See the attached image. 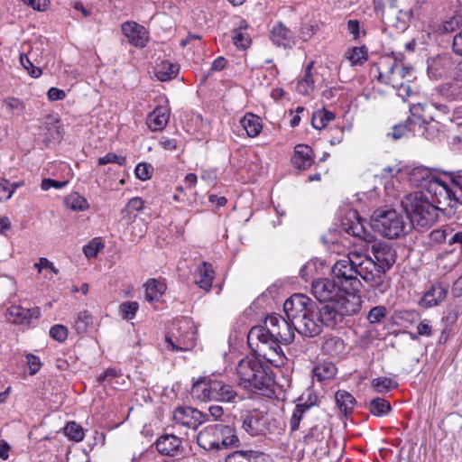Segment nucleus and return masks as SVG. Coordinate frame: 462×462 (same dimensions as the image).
Here are the masks:
<instances>
[{"label": "nucleus", "instance_id": "47", "mask_svg": "<svg viewBox=\"0 0 462 462\" xmlns=\"http://www.w3.org/2000/svg\"><path fill=\"white\" fill-rule=\"evenodd\" d=\"M387 315V309L384 306H375L372 308L368 314L367 319L371 324L381 322Z\"/></svg>", "mask_w": 462, "mask_h": 462}, {"label": "nucleus", "instance_id": "40", "mask_svg": "<svg viewBox=\"0 0 462 462\" xmlns=\"http://www.w3.org/2000/svg\"><path fill=\"white\" fill-rule=\"evenodd\" d=\"M431 107H434L435 109H437L439 112H440L444 116H448L450 113V109L446 104H439V103H435V102H431L429 106L421 105V104L413 106L411 108V112L413 116H415L420 111L421 113L430 115Z\"/></svg>", "mask_w": 462, "mask_h": 462}, {"label": "nucleus", "instance_id": "1", "mask_svg": "<svg viewBox=\"0 0 462 462\" xmlns=\"http://www.w3.org/2000/svg\"><path fill=\"white\" fill-rule=\"evenodd\" d=\"M294 328L288 320L277 314L266 317L263 325L253 327L248 333V344L255 352L270 349L279 355L281 344L290 345L294 339Z\"/></svg>", "mask_w": 462, "mask_h": 462}, {"label": "nucleus", "instance_id": "52", "mask_svg": "<svg viewBox=\"0 0 462 462\" xmlns=\"http://www.w3.org/2000/svg\"><path fill=\"white\" fill-rule=\"evenodd\" d=\"M20 62L32 78H39L41 76V69L34 66L27 55L21 54Z\"/></svg>", "mask_w": 462, "mask_h": 462}, {"label": "nucleus", "instance_id": "2", "mask_svg": "<svg viewBox=\"0 0 462 462\" xmlns=\"http://www.w3.org/2000/svg\"><path fill=\"white\" fill-rule=\"evenodd\" d=\"M431 202L448 218H459L462 213V186L457 181L447 183L439 178H431L425 186Z\"/></svg>", "mask_w": 462, "mask_h": 462}, {"label": "nucleus", "instance_id": "23", "mask_svg": "<svg viewBox=\"0 0 462 462\" xmlns=\"http://www.w3.org/2000/svg\"><path fill=\"white\" fill-rule=\"evenodd\" d=\"M215 381L204 378L194 383L191 388L192 396L201 402L214 401L213 382Z\"/></svg>", "mask_w": 462, "mask_h": 462}, {"label": "nucleus", "instance_id": "14", "mask_svg": "<svg viewBox=\"0 0 462 462\" xmlns=\"http://www.w3.org/2000/svg\"><path fill=\"white\" fill-rule=\"evenodd\" d=\"M292 326L294 330L303 337H314L319 335L322 331V324L319 320L317 306L315 305L313 309L300 318Z\"/></svg>", "mask_w": 462, "mask_h": 462}, {"label": "nucleus", "instance_id": "55", "mask_svg": "<svg viewBox=\"0 0 462 462\" xmlns=\"http://www.w3.org/2000/svg\"><path fill=\"white\" fill-rule=\"evenodd\" d=\"M234 44L242 50L247 49L251 44V39L248 34L235 31V34L233 36Z\"/></svg>", "mask_w": 462, "mask_h": 462}, {"label": "nucleus", "instance_id": "43", "mask_svg": "<svg viewBox=\"0 0 462 462\" xmlns=\"http://www.w3.org/2000/svg\"><path fill=\"white\" fill-rule=\"evenodd\" d=\"M373 388L380 393H387L397 387V383L388 377H378L372 381Z\"/></svg>", "mask_w": 462, "mask_h": 462}, {"label": "nucleus", "instance_id": "4", "mask_svg": "<svg viewBox=\"0 0 462 462\" xmlns=\"http://www.w3.org/2000/svg\"><path fill=\"white\" fill-rule=\"evenodd\" d=\"M374 268L366 255L352 252L334 263L332 273L334 278L337 279L336 281L342 286L344 284H349V286L353 287L356 286L360 283L358 277H361L371 286V281H374V276L368 273Z\"/></svg>", "mask_w": 462, "mask_h": 462}, {"label": "nucleus", "instance_id": "63", "mask_svg": "<svg viewBox=\"0 0 462 462\" xmlns=\"http://www.w3.org/2000/svg\"><path fill=\"white\" fill-rule=\"evenodd\" d=\"M58 121L46 124V129L50 131V134L53 140L59 139L61 136L60 126Z\"/></svg>", "mask_w": 462, "mask_h": 462}, {"label": "nucleus", "instance_id": "30", "mask_svg": "<svg viewBox=\"0 0 462 462\" xmlns=\"http://www.w3.org/2000/svg\"><path fill=\"white\" fill-rule=\"evenodd\" d=\"M179 73V67L167 60L156 63L155 76L160 81H168L174 79Z\"/></svg>", "mask_w": 462, "mask_h": 462}, {"label": "nucleus", "instance_id": "54", "mask_svg": "<svg viewBox=\"0 0 462 462\" xmlns=\"http://www.w3.org/2000/svg\"><path fill=\"white\" fill-rule=\"evenodd\" d=\"M152 171L153 168L152 165L145 162L139 163L135 168V175L142 180H147L151 179Z\"/></svg>", "mask_w": 462, "mask_h": 462}, {"label": "nucleus", "instance_id": "59", "mask_svg": "<svg viewBox=\"0 0 462 462\" xmlns=\"http://www.w3.org/2000/svg\"><path fill=\"white\" fill-rule=\"evenodd\" d=\"M68 180L59 181L52 179H43L42 180L41 188L43 190H48L51 188L61 189L68 184Z\"/></svg>", "mask_w": 462, "mask_h": 462}, {"label": "nucleus", "instance_id": "44", "mask_svg": "<svg viewBox=\"0 0 462 462\" xmlns=\"http://www.w3.org/2000/svg\"><path fill=\"white\" fill-rule=\"evenodd\" d=\"M65 435L74 441H81L84 438L82 427L74 421L69 422L64 429Z\"/></svg>", "mask_w": 462, "mask_h": 462}, {"label": "nucleus", "instance_id": "8", "mask_svg": "<svg viewBox=\"0 0 462 462\" xmlns=\"http://www.w3.org/2000/svg\"><path fill=\"white\" fill-rule=\"evenodd\" d=\"M371 226L389 239H396L411 230V224L406 217L395 209L378 208L371 217Z\"/></svg>", "mask_w": 462, "mask_h": 462}, {"label": "nucleus", "instance_id": "16", "mask_svg": "<svg viewBox=\"0 0 462 462\" xmlns=\"http://www.w3.org/2000/svg\"><path fill=\"white\" fill-rule=\"evenodd\" d=\"M40 314L38 307L26 309L19 305H13L7 309L5 318L13 324L22 325L29 324L32 319H38Z\"/></svg>", "mask_w": 462, "mask_h": 462}, {"label": "nucleus", "instance_id": "18", "mask_svg": "<svg viewBox=\"0 0 462 462\" xmlns=\"http://www.w3.org/2000/svg\"><path fill=\"white\" fill-rule=\"evenodd\" d=\"M122 32L128 41L135 47L143 48L148 41L145 28L135 22H126L122 24Z\"/></svg>", "mask_w": 462, "mask_h": 462}, {"label": "nucleus", "instance_id": "11", "mask_svg": "<svg viewBox=\"0 0 462 462\" xmlns=\"http://www.w3.org/2000/svg\"><path fill=\"white\" fill-rule=\"evenodd\" d=\"M311 293L319 303L343 302L349 296H358L344 288L335 279L321 278L312 282Z\"/></svg>", "mask_w": 462, "mask_h": 462}, {"label": "nucleus", "instance_id": "33", "mask_svg": "<svg viewBox=\"0 0 462 462\" xmlns=\"http://www.w3.org/2000/svg\"><path fill=\"white\" fill-rule=\"evenodd\" d=\"M240 123L249 137H255L259 135L263 128L261 118L251 113L246 114L241 119Z\"/></svg>", "mask_w": 462, "mask_h": 462}, {"label": "nucleus", "instance_id": "36", "mask_svg": "<svg viewBox=\"0 0 462 462\" xmlns=\"http://www.w3.org/2000/svg\"><path fill=\"white\" fill-rule=\"evenodd\" d=\"M334 113L326 109H319L313 113L311 117V125L315 129L321 130L327 126V125L334 120Z\"/></svg>", "mask_w": 462, "mask_h": 462}, {"label": "nucleus", "instance_id": "64", "mask_svg": "<svg viewBox=\"0 0 462 462\" xmlns=\"http://www.w3.org/2000/svg\"><path fill=\"white\" fill-rule=\"evenodd\" d=\"M453 51L457 55L462 56V30L454 37Z\"/></svg>", "mask_w": 462, "mask_h": 462}, {"label": "nucleus", "instance_id": "42", "mask_svg": "<svg viewBox=\"0 0 462 462\" xmlns=\"http://www.w3.org/2000/svg\"><path fill=\"white\" fill-rule=\"evenodd\" d=\"M143 200L139 197L131 199L121 212L122 217L126 220H131V213L134 211L140 212L143 208Z\"/></svg>", "mask_w": 462, "mask_h": 462}, {"label": "nucleus", "instance_id": "39", "mask_svg": "<svg viewBox=\"0 0 462 462\" xmlns=\"http://www.w3.org/2000/svg\"><path fill=\"white\" fill-rule=\"evenodd\" d=\"M64 203L68 208L73 211H82L88 208L87 199L79 193L74 192L65 198Z\"/></svg>", "mask_w": 462, "mask_h": 462}, {"label": "nucleus", "instance_id": "45", "mask_svg": "<svg viewBox=\"0 0 462 462\" xmlns=\"http://www.w3.org/2000/svg\"><path fill=\"white\" fill-rule=\"evenodd\" d=\"M346 58L352 65H361L366 60L367 56L365 48L355 47L347 51Z\"/></svg>", "mask_w": 462, "mask_h": 462}, {"label": "nucleus", "instance_id": "17", "mask_svg": "<svg viewBox=\"0 0 462 462\" xmlns=\"http://www.w3.org/2000/svg\"><path fill=\"white\" fill-rule=\"evenodd\" d=\"M219 435L217 424L207 426L197 435V443L205 450H221Z\"/></svg>", "mask_w": 462, "mask_h": 462}, {"label": "nucleus", "instance_id": "25", "mask_svg": "<svg viewBox=\"0 0 462 462\" xmlns=\"http://www.w3.org/2000/svg\"><path fill=\"white\" fill-rule=\"evenodd\" d=\"M155 445L161 454L174 456L181 446V440L175 435L165 434L157 439Z\"/></svg>", "mask_w": 462, "mask_h": 462}, {"label": "nucleus", "instance_id": "53", "mask_svg": "<svg viewBox=\"0 0 462 462\" xmlns=\"http://www.w3.org/2000/svg\"><path fill=\"white\" fill-rule=\"evenodd\" d=\"M17 184H11L8 180H3L0 181V201H5L9 199L14 189L17 187Z\"/></svg>", "mask_w": 462, "mask_h": 462}, {"label": "nucleus", "instance_id": "57", "mask_svg": "<svg viewBox=\"0 0 462 462\" xmlns=\"http://www.w3.org/2000/svg\"><path fill=\"white\" fill-rule=\"evenodd\" d=\"M111 162L123 165L125 162V158L123 156H118L116 153L109 152L106 154L104 157H100L98 159V164L100 165H105Z\"/></svg>", "mask_w": 462, "mask_h": 462}, {"label": "nucleus", "instance_id": "50", "mask_svg": "<svg viewBox=\"0 0 462 462\" xmlns=\"http://www.w3.org/2000/svg\"><path fill=\"white\" fill-rule=\"evenodd\" d=\"M460 25V17L453 16L443 22L438 28L439 33H448L454 32Z\"/></svg>", "mask_w": 462, "mask_h": 462}, {"label": "nucleus", "instance_id": "60", "mask_svg": "<svg viewBox=\"0 0 462 462\" xmlns=\"http://www.w3.org/2000/svg\"><path fill=\"white\" fill-rule=\"evenodd\" d=\"M4 104L10 112H21L24 108L23 102L15 97H8L5 99Z\"/></svg>", "mask_w": 462, "mask_h": 462}, {"label": "nucleus", "instance_id": "48", "mask_svg": "<svg viewBox=\"0 0 462 462\" xmlns=\"http://www.w3.org/2000/svg\"><path fill=\"white\" fill-rule=\"evenodd\" d=\"M91 323L92 319L90 314L87 310H84L79 313L75 320V328L78 333H84Z\"/></svg>", "mask_w": 462, "mask_h": 462}, {"label": "nucleus", "instance_id": "32", "mask_svg": "<svg viewBox=\"0 0 462 462\" xmlns=\"http://www.w3.org/2000/svg\"><path fill=\"white\" fill-rule=\"evenodd\" d=\"M335 399L339 411L344 415L350 414L355 407L356 399L346 391L338 390L335 394Z\"/></svg>", "mask_w": 462, "mask_h": 462}, {"label": "nucleus", "instance_id": "7", "mask_svg": "<svg viewBox=\"0 0 462 462\" xmlns=\"http://www.w3.org/2000/svg\"><path fill=\"white\" fill-rule=\"evenodd\" d=\"M377 79L381 83L390 85L397 90V94L403 100L411 95L410 82L411 80V69L398 64L395 60L385 58L377 65Z\"/></svg>", "mask_w": 462, "mask_h": 462}, {"label": "nucleus", "instance_id": "61", "mask_svg": "<svg viewBox=\"0 0 462 462\" xmlns=\"http://www.w3.org/2000/svg\"><path fill=\"white\" fill-rule=\"evenodd\" d=\"M34 267L38 269V272L41 273L42 269L49 268L52 273L57 274L59 270L55 268L53 263L50 262L47 258L41 257L39 262L34 263Z\"/></svg>", "mask_w": 462, "mask_h": 462}, {"label": "nucleus", "instance_id": "6", "mask_svg": "<svg viewBox=\"0 0 462 462\" xmlns=\"http://www.w3.org/2000/svg\"><path fill=\"white\" fill-rule=\"evenodd\" d=\"M402 207L411 226L420 227H429L435 224L440 212L423 191L406 195L402 200Z\"/></svg>", "mask_w": 462, "mask_h": 462}, {"label": "nucleus", "instance_id": "28", "mask_svg": "<svg viewBox=\"0 0 462 462\" xmlns=\"http://www.w3.org/2000/svg\"><path fill=\"white\" fill-rule=\"evenodd\" d=\"M214 401L232 402L237 397L236 392L231 385L224 383L222 381L213 382Z\"/></svg>", "mask_w": 462, "mask_h": 462}, {"label": "nucleus", "instance_id": "22", "mask_svg": "<svg viewBox=\"0 0 462 462\" xmlns=\"http://www.w3.org/2000/svg\"><path fill=\"white\" fill-rule=\"evenodd\" d=\"M225 462H269V457L255 450H236L228 454Z\"/></svg>", "mask_w": 462, "mask_h": 462}, {"label": "nucleus", "instance_id": "27", "mask_svg": "<svg viewBox=\"0 0 462 462\" xmlns=\"http://www.w3.org/2000/svg\"><path fill=\"white\" fill-rule=\"evenodd\" d=\"M213 279L214 271L211 264L202 262L195 272V282L199 288L208 291L211 288Z\"/></svg>", "mask_w": 462, "mask_h": 462}, {"label": "nucleus", "instance_id": "26", "mask_svg": "<svg viewBox=\"0 0 462 462\" xmlns=\"http://www.w3.org/2000/svg\"><path fill=\"white\" fill-rule=\"evenodd\" d=\"M170 113L167 107H156L147 117V125L152 131H161L168 124Z\"/></svg>", "mask_w": 462, "mask_h": 462}, {"label": "nucleus", "instance_id": "51", "mask_svg": "<svg viewBox=\"0 0 462 462\" xmlns=\"http://www.w3.org/2000/svg\"><path fill=\"white\" fill-rule=\"evenodd\" d=\"M353 215L356 217L357 222L349 226L348 228H346V232L355 236L365 238L366 231L363 226L362 219L358 217L356 211H354Z\"/></svg>", "mask_w": 462, "mask_h": 462}, {"label": "nucleus", "instance_id": "34", "mask_svg": "<svg viewBox=\"0 0 462 462\" xmlns=\"http://www.w3.org/2000/svg\"><path fill=\"white\" fill-rule=\"evenodd\" d=\"M312 404H307L306 402H299L291 417L290 428L291 431H295L299 429L300 421L303 420L306 414H309Z\"/></svg>", "mask_w": 462, "mask_h": 462}, {"label": "nucleus", "instance_id": "38", "mask_svg": "<svg viewBox=\"0 0 462 462\" xmlns=\"http://www.w3.org/2000/svg\"><path fill=\"white\" fill-rule=\"evenodd\" d=\"M336 372L337 368L332 363L319 364L313 370L314 377L319 382L333 378Z\"/></svg>", "mask_w": 462, "mask_h": 462}, {"label": "nucleus", "instance_id": "13", "mask_svg": "<svg viewBox=\"0 0 462 462\" xmlns=\"http://www.w3.org/2000/svg\"><path fill=\"white\" fill-rule=\"evenodd\" d=\"M315 302L303 294H293L283 304V310L288 319L293 324L309 310L315 307Z\"/></svg>", "mask_w": 462, "mask_h": 462}, {"label": "nucleus", "instance_id": "9", "mask_svg": "<svg viewBox=\"0 0 462 462\" xmlns=\"http://www.w3.org/2000/svg\"><path fill=\"white\" fill-rule=\"evenodd\" d=\"M345 301L322 303L320 309H317L319 320L328 328H335L341 323L346 316H352L359 312L361 309L360 296H349Z\"/></svg>", "mask_w": 462, "mask_h": 462}, {"label": "nucleus", "instance_id": "24", "mask_svg": "<svg viewBox=\"0 0 462 462\" xmlns=\"http://www.w3.org/2000/svg\"><path fill=\"white\" fill-rule=\"evenodd\" d=\"M271 40L277 46L290 48L293 44V34L283 23H278L271 31Z\"/></svg>", "mask_w": 462, "mask_h": 462}, {"label": "nucleus", "instance_id": "31", "mask_svg": "<svg viewBox=\"0 0 462 462\" xmlns=\"http://www.w3.org/2000/svg\"><path fill=\"white\" fill-rule=\"evenodd\" d=\"M345 343L338 337H329L322 344V352L332 357H339L345 352Z\"/></svg>", "mask_w": 462, "mask_h": 462}, {"label": "nucleus", "instance_id": "10", "mask_svg": "<svg viewBox=\"0 0 462 462\" xmlns=\"http://www.w3.org/2000/svg\"><path fill=\"white\" fill-rule=\"evenodd\" d=\"M242 428L251 436L277 435L281 433L282 426L273 415L260 411H247L242 415Z\"/></svg>", "mask_w": 462, "mask_h": 462}, {"label": "nucleus", "instance_id": "20", "mask_svg": "<svg viewBox=\"0 0 462 462\" xmlns=\"http://www.w3.org/2000/svg\"><path fill=\"white\" fill-rule=\"evenodd\" d=\"M447 293V287L443 286L441 283H435L424 293L419 303L423 308L437 306L445 300Z\"/></svg>", "mask_w": 462, "mask_h": 462}, {"label": "nucleus", "instance_id": "3", "mask_svg": "<svg viewBox=\"0 0 462 462\" xmlns=\"http://www.w3.org/2000/svg\"><path fill=\"white\" fill-rule=\"evenodd\" d=\"M239 383L250 391L265 393L272 391L274 383L272 368L254 356L241 359L236 366Z\"/></svg>", "mask_w": 462, "mask_h": 462}, {"label": "nucleus", "instance_id": "35", "mask_svg": "<svg viewBox=\"0 0 462 462\" xmlns=\"http://www.w3.org/2000/svg\"><path fill=\"white\" fill-rule=\"evenodd\" d=\"M165 290L166 286L164 283L156 279H151L147 282L145 299L150 302L157 301Z\"/></svg>", "mask_w": 462, "mask_h": 462}, {"label": "nucleus", "instance_id": "19", "mask_svg": "<svg viewBox=\"0 0 462 462\" xmlns=\"http://www.w3.org/2000/svg\"><path fill=\"white\" fill-rule=\"evenodd\" d=\"M417 126L419 132L427 139H435L440 131V125L431 115L420 112L416 115Z\"/></svg>", "mask_w": 462, "mask_h": 462}, {"label": "nucleus", "instance_id": "46", "mask_svg": "<svg viewBox=\"0 0 462 462\" xmlns=\"http://www.w3.org/2000/svg\"><path fill=\"white\" fill-rule=\"evenodd\" d=\"M139 305L135 301H126L120 305V314L124 319L130 320L135 317Z\"/></svg>", "mask_w": 462, "mask_h": 462}, {"label": "nucleus", "instance_id": "62", "mask_svg": "<svg viewBox=\"0 0 462 462\" xmlns=\"http://www.w3.org/2000/svg\"><path fill=\"white\" fill-rule=\"evenodd\" d=\"M23 2L37 11L46 10L50 3L49 0H23Z\"/></svg>", "mask_w": 462, "mask_h": 462}, {"label": "nucleus", "instance_id": "37", "mask_svg": "<svg viewBox=\"0 0 462 462\" xmlns=\"http://www.w3.org/2000/svg\"><path fill=\"white\" fill-rule=\"evenodd\" d=\"M411 118H408L405 123H402L399 125H396L393 127V133L391 134L392 137L394 140H398L404 136L407 132H416V126H417V121H416V116H413L411 115Z\"/></svg>", "mask_w": 462, "mask_h": 462}, {"label": "nucleus", "instance_id": "49", "mask_svg": "<svg viewBox=\"0 0 462 462\" xmlns=\"http://www.w3.org/2000/svg\"><path fill=\"white\" fill-rule=\"evenodd\" d=\"M103 248L104 244L98 238H95L83 247V252L88 258H93L96 257Z\"/></svg>", "mask_w": 462, "mask_h": 462}, {"label": "nucleus", "instance_id": "21", "mask_svg": "<svg viewBox=\"0 0 462 462\" xmlns=\"http://www.w3.org/2000/svg\"><path fill=\"white\" fill-rule=\"evenodd\" d=\"M291 162L300 171L309 169L313 163V151L306 144H298L294 149Z\"/></svg>", "mask_w": 462, "mask_h": 462}, {"label": "nucleus", "instance_id": "12", "mask_svg": "<svg viewBox=\"0 0 462 462\" xmlns=\"http://www.w3.org/2000/svg\"><path fill=\"white\" fill-rule=\"evenodd\" d=\"M330 431L323 421H318L309 429L303 438V442L317 456H328Z\"/></svg>", "mask_w": 462, "mask_h": 462}, {"label": "nucleus", "instance_id": "56", "mask_svg": "<svg viewBox=\"0 0 462 462\" xmlns=\"http://www.w3.org/2000/svg\"><path fill=\"white\" fill-rule=\"evenodd\" d=\"M50 336L59 342H63L67 339L68 329L62 325H54L50 329Z\"/></svg>", "mask_w": 462, "mask_h": 462}, {"label": "nucleus", "instance_id": "15", "mask_svg": "<svg viewBox=\"0 0 462 462\" xmlns=\"http://www.w3.org/2000/svg\"><path fill=\"white\" fill-rule=\"evenodd\" d=\"M208 414L191 407H180L174 411L173 420L177 424L196 430L205 420Z\"/></svg>", "mask_w": 462, "mask_h": 462}, {"label": "nucleus", "instance_id": "5", "mask_svg": "<svg viewBox=\"0 0 462 462\" xmlns=\"http://www.w3.org/2000/svg\"><path fill=\"white\" fill-rule=\"evenodd\" d=\"M370 253L371 255H366V257L374 267L369 273L374 276V281H371V288L374 290V296L378 297L384 294L390 287L385 273L394 264L397 254L395 249L385 242L373 244Z\"/></svg>", "mask_w": 462, "mask_h": 462}, {"label": "nucleus", "instance_id": "58", "mask_svg": "<svg viewBox=\"0 0 462 462\" xmlns=\"http://www.w3.org/2000/svg\"><path fill=\"white\" fill-rule=\"evenodd\" d=\"M26 362L29 366L31 375L35 374L42 366L40 358L32 354L26 355Z\"/></svg>", "mask_w": 462, "mask_h": 462}, {"label": "nucleus", "instance_id": "41", "mask_svg": "<svg viewBox=\"0 0 462 462\" xmlns=\"http://www.w3.org/2000/svg\"><path fill=\"white\" fill-rule=\"evenodd\" d=\"M369 411L374 416H383L391 411V404L388 401L377 397L373 399L368 405Z\"/></svg>", "mask_w": 462, "mask_h": 462}, {"label": "nucleus", "instance_id": "29", "mask_svg": "<svg viewBox=\"0 0 462 462\" xmlns=\"http://www.w3.org/2000/svg\"><path fill=\"white\" fill-rule=\"evenodd\" d=\"M217 430L220 431L219 441L221 449L237 447L239 444V439L236 435V429L224 424H217Z\"/></svg>", "mask_w": 462, "mask_h": 462}]
</instances>
